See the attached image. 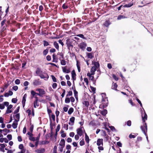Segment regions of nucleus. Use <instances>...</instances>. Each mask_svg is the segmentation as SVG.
I'll list each match as a JSON object with an SVG mask.
<instances>
[{"instance_id": "obj_2", "label": "nucleus", "mask_w": 153, "mask_h": 153, "mask_svg": "<svg viewBox=\"0 0 153 153\" xmlns=\"http://www.w3.org/2000/svg\"><path fill=\"white\" fill-rule=\"evenodd\" d=\"M102 94L104 95V97H105L106 96L105 94V93H103ZM102 107L103 108H105L108 106V101L107 97H105V98H103V95L102 96Z\"/></svg>"}, {"instance_id": "obj_19", "label": "nucleus", "mask_w": 153, "mask_h": 153, "mask_svg": "<svg viewBox=\"0 0 153 153\" xmlns=\"http://www.w3.org/2000/svg\"><path fill=\"white\" fill-rule=\"evenodd\" d=\"M65 141L64 139H62L59 143V145L63 147H64L65 146Z\"/></svg>"}, {"instance_id": "obj_60", "label": "nucleus", "mask_w": 153, "mask_h": 153, "mask_svg": "<svg viewBox=\"0 0 153 153\" xmlns=\"http://www.w3.org/2000/svg\"><path fill=\"white\" fill-rule=\"evenodd\" d=\"M17 98H13L12 100V102L14 103H16L17 101Z\"/></svg>"}, {"instance_id": "obj_26", "label": "nucleus", "mask_w": 153, "mask_h": 153, "mask_svg": "<svg viewBox=\"0 0 153 153\" xmlns=\"http://www.w3.org/2000/svg\"><path fill=\"white\" fill-rule=\"evenodd\" d=\"M111 22L109 21H106L103 23V25L106 27H108L110 25Z\"/></svg>"}, {"instance_id": "obj_13", "label": "nucleus", "mask_w": 153, "mask_h": 153, "mask_svg": "<svg viewBox=\"0 0 153 153\" xmlns=\"http://www.w3.org/2000/svg\"><path fill=\"white\" fill-rule=\"evenodd\" d=\"M41 82L39 81V79H35L33 80V85L34 86L40 85Z\"/></svg>"}, {"instance_id": "obj_62", "label": "nucleus", "mask_w": 153, "mask_h": 153, "mask_svg": "<svg viewBox=\"0 0 153 153\" xmlns=\"http://www.w3.org/2000/svg\"><path fill=\"white\" fill-rule=\"evenodd\" d=\"M19 149H21L22 150H23L24 146L22 144H20L19 145Z\"/></svg>"}, {"instance_id": "obj_21", "label": "nucleus", "mask_w": 153, "mask_h": 153, "mask_svg": "<svg viewBox=\"0 0 153 153\" xmlns=\"http://www.w3.org/2000/svg\"><path fill=\"white\" fill-rule=\"evenodd\" d=\"M62 67V71L63 72L65 73H69L70 72V71L69 69H67L66 68V67Z\"/></svg>"}, {"instance_id": "obj_22", "label": "nucleus", "mask_w": 153, "mask_h": 153, "mask_svg": "<svg viewBox=\"0 0 153 153\" xmlns=\"http://www.w3.org/2000/svg\"><path fill=\"white\" fill-rule=\"evenodd\" d=\"M83 104L85 105L87 108H88V107L89 105V102L87 101H84L82 102Z\"/></svg>"}, {"instance_id": "obj_11", "label": "nucleus", "mask_w": 153, "mask_h": 153, "mask_svg": "<svg viewBox=\"0 0 153 153\" xmlns=\"http://www.w3.org/2000/svg\"><path fill=\"white\" fill-rule=\"evenodd\" d=\"M72 76V79L73 81L75 80L76 79V74L74 70H73L71 72Z\"/></svg>"}, {"instance_id": "obj_53", "label": "nucleus", "mask_w": 153, "mask_h": 153, "mask_svg": "<svg viewBox=\"0 0 153 153\" xmlns=\"http://www.w3.org/2000/svg\"><path fill=\"white\" fill-rule=\"evenodd\" d=\"M7 137L9 140H10L12 139V136L10 134H9L7 135Z\"/></svg>"}, {"instance_id": "obj_20", "label": "nucleus", "mask_w": 153, "mask_h": 153, "mask_svg": "<svg viewBox=\"0 0 153 153\" xmlns=\"http://www.w3.org/2000/svg\"><path fill=\"white\" fill-rule=\"evenodd\" d=\"M117 85L116 83L113 82L111 86V88L113 89L117 90Z\"/></svg>"}, {"instance_id": "obj_49", "label": "nucleus", "mask_w": 153, "mask_h": 153, "mask_svg": "<svg viewBox=\"0 0 153 153\" xmlns=\"http://www.w3.org/2000/svg\"><path fill=\"white\" fill-rule=\"evenodd\" d=\"M74 96H78V92L75 89V87H74Z\"/></svg>"}, {"instance_id": "obj_38", "label": "nucleus", "mask_w": 153, "mask_h": 153, "mask_svg": "<svg viewBox=\"0 0 153 153\" xmlns=\"http://www.w3.org/2000/svg\"><path fill=\"white\" fill-rule=\"evenodd\" d=\"M126 17L123 15H120L118 16L117 19L118 20H120L122 19H124Z\"/></svg>"}, {"instance_id": "obj_54", "label": "nucleus", "mask_w": 153, "mask_h": 153, "mask_svg": "<svg viewBox=\"0 0 153 153\" xmlns=\"http://www.w3.org/2000/svg\"><path fill=\"white\" fill-rule=\"evenodd\" d=\"M15 83L17 85L19 84L20 83V80L18 79H16L15 81Z\"/></svg>"}, {"instance_id": "obj_27", "label": "nucleus", "mask_w": 153, "mask_h": 153, "mask_svg": "<svg viewBox=\"0 0 153 153\" xmlns=\"http://www.w3.org/2000/svg\"><path fill=\"white\" fill-rule=\"evenodd\" d=\"M39 101H34V107L36 108V106L38 107L39 106Z\"/></svg>"}, {"instance_id": "obj_5", "label": "nucleus", "mask_w": 153, "mask_h": 153, "mask_svg": "<svg viewBox=\"0 0 153 153\" xmlns=\"http://www.w3.org/2000/svg\"><path fill=\"white\" fill-rule=\"evenodd\" d=\"M82 128H83V127H81L77 129L76 130L77 134L79 135L80 136H81L83 134Z\"/></svg>"}, {"instance_id": "obj_48", "label": "nucleus", "mask_w": 153, "mask_h": 153, "mask_svg": "<svg viewBox=\"0 0 153 153\" xmlns=\"http://www.w3.org/2000/svg\"><path fill=\"white\" fill-rule=\"evenodd\" d=\"M40 135L41 133L40 132L39 133L37 137H36V140H36V141H39Z\"/></svg>"}, {"instance_id": "obj_17", "label": "nucleus", "mask_w": 153, "mask_h": 153, "mask_svg": "<svg viewBox=\"0 0 153 153\" xmlns=\"http://www.w3.org/2000/svg\"><path fill=\"white\" fill-rule=\"evenodd\" d=\"M45 150L44 148H41L39 149H37L36 152L38 153H43L45 152Z\"/></svg>"}, {"instance_id": "obj_25", "label": "nucleus", "mask_w": 153, "mask_h": 153, "mask_svg": "<svg viewBox=\"0 0 153 153\" xmlns=\"http://www.w3.org/2000/svg\"><path fill=\"white\" fill-rule=\"evenodd\" d=\"M96 68L94 67H92L90 70V72L91 73V74L94 75L95 74V72L96 71Z\"/></svg>"}, {"instance_id": "obj_24", "label": "nucleus", "mask_w": 153, "mask_h": 153, "mask_svg": "<svg viewBox=\"0 0 153 153\" xmlns=\"http://www.w3.org/2000/svg\"><path fill=\"white\" fill-rule=\"evenodd\" d=\"M85 140L87 143L88 144L90 141V139L88 136L87 135L86 133H85Z\"/></svg>"}, {"instance_id": "obj_32", "label": "nucleus", "mask_w": 153, "mask_h": 153, "mask_svg": "<svg viewBox=\"0 0 153 153\" xmlns=\"http://www.w3.org/2000/svg\"><path fill=\"white\" fill-rule=\"evenodd\" d=\"M53 45L56 49L59 50V45L58 43L56 42H54Z\"/></svg>"}, {"instance_id": "obj_1", "label": "nucleus", "mask_w": 153, "mask_h": 153, "mask_svg": "<svg viewBox=\"0 0 153 153\" xmlns=\"http://www.w3.org/2000/svg\"><path fill=\"white\" fill-rule=\"evenodd\" d=\"M144 113H142V120L143 124L142 126H140V128L143 133L146 136L147 135L146 133L147 132V124L145 123V121L147 119V116L144 110Z\"/></svg>"}, {"instance_id": "obj_34", "label": "nucleus", "mask_w": 153, "mask_h": 153, "mask_svg": "<svg viewBox=\"0 0 153 153\" xmlns=\"http://www.w3.org/2000/svg\"><path fill=\"white\" fill-rule=\"evenodd\" d=\"M76 66L77 68V69L79 72L80 71V65H79V62L78 61H76Z\"/></svg>"}, {"instance_id": "obj_44", "label": "nucleus", "mask_w": 153, "mask_h": 153, "mask_svg": "<svg viewBox=\"0 0 153 153\" xmlns=\"http://www.w3.org/2000/svg\"><path fill=\"white\" fill-rule=\"evenodd\" d=\"M112 77L114 79H115L116 81H118L119 79L118 77L117 76L114 74H112Z\"/></svg>"}, {"instance_id": "obj_51", "label": "nucleus", "mask_w": 153, "mask_h": 153, "mask_svg": "<svg viewBox=\"0 0 153 153\" xmlns=\"http://www.w3.org/2000/svg\"><path fill=\"white\" fill-rule=\"evenodd\" d=\"M52 80L53 82H56V77L53 75L51 76Z\"/></svg>"}, {"instance_id": "obj_18", "label": "nucleus", "mask_w": 153, "mask_h": 153, "mask_svg": "<svg viewBox=\"0 0 153 153\" xmlns=\"http://www.w3.org/2000/svg\"><path fill=\"white\" fill-rule=\"evenodd\" d=\"M87 56L88 58L92 59L94 57V54L92 53H87Z\"/></svg>"}, {"instance_id": "obj_46", "label": "nucleus", "mask_w": 153, "mask_h": 153, "mask_svg": "<svg viewBox=\"0 0 153 153\" xmlns=\"http://www.w3.org/2000/svg\"><path fill=\"white\" fill-rule=\"evenodd\" d=\"M73 93L71 91H70L68 92V94L66 95V97L71 96L72 95Z\"/></svg>"}, {"instance_id": "obj_14", "label": "nucleus", "mask_w": 153, "mask_h": 153, "mask_svg": "<svg viewBox=\"0 0 153 153\" xmlns=\"http://www.w3.org/2000/svg\"><path fill=\"white\" fill-rule=\"evenodd\" d=\"M53 59L52 62H55L57 63L58 61V58L56 57V56L55 54H53Z\"/></svg>"}, {"instance_id": "obj_39", "label": "nucleus", "mask_w": 153, "mask_h": 153, "mask_svg": "<svg viewBox=\"0 0 153 153\" xmlns=\"http://www.w3.org/2000/svg\"><path fill=\"white\" fill-rule=\"evenodd\" d=\"M77 36L80 37L83 39H87L86 37L84 36L82 34H79L76 35Z\"/></svg>"}, {"instance_id": "obj_58", "label": "nucleus", "mask_w": 153, "mask_h": 153, "mask_svg": "<svg viewBox=\"0 0 153 153\" xmlns=\"http://www.w3.org/2000/svg\"><path fill=\"white\" fill-rule=\"evenodd\" d=\"M56 51V50L55 48H51L50 50V52L51 53H54Z\"/></svg>"}, {"instance_id": "obj_52", "label": "nucleus", "mask_w": 153, "mask_h": 153, "mask_svg": "<svg viewBox=\"0 0 153 153\" xmlns=\"http://www.w3.org/2000/svg\"><path fill=\"white\" fill-rule=\"evenodd\" d=\"M69 120L71 123H74L75 120V117H71L70 118Z\"/></svg>"}, {"instance_id": "obj_28", "label": "nucleus", "mask_w": 153, "mask_h": 153, "mask_svg": "<svg viewBox=\"0 0 153 153\" xmlns=\"http://www.w3.org/2000/svg\"><path fill=\"white\" fill-rule=\"evenodd\" d=\"M68 3H65L63 4L62 6V8L63 9H66L68 8Z\"/></svg>"}, {"instance_id": "obj_31", "label": "nucleus", "mask_w": 153, "mask_h": 153, "mask_svg": "<svg viewBox=\"0 0 153 153\" xmlns=\"http://www.w3.org/2000/svg\"><path fill=\"white\" fill-rule=\"evenodd\" d=\"M100 113L102 115L105 116L107 113V111L106 109H104L102 111H101Z\"/></svg>"}, {"instance_id": "obj_59", "label": "nucleus", "mask_w": 153, "mask_h": 153, "mask_svg": "<svg viewBox=\"0 0 153 153\" xmlns=\"http://www.w3.org/2000/svg\"><path fill=\"white\" fill-rule=\"evenodd\" d=\"M60 125L59 124H58L56 128V132H58V131H59L60 129Z\"/></svg>"}, {"instance_id": "obj_16", "label": "nucleus", "mask_w": 153, "mask_h": 153, "mask_svg": "<svg viewBox=\"0 0 153 153\" xmlns=\"http://www.w3.org/2000/svg\"><path fill=\"white\" fill-rule=\"evenodd\" d=\"M43 72L41 70V69L39 68H37L36 70V74L39 76L40 74H41Z\"/></svg>"}, {"instance_id": "obj_47", "label": "nucleus", "mask_w": 153, "mask_h": 153, "mask_svg": "<svg viewBox=\"0 0 153 153\" xmlns=\"http://www.w3.org/2000/svg\"><path fill=\"white\" fill-rule=\"evenodd\" d=\"M20 107L19 106L17 107L16 109L14 111V114H16L19 111Z\"/></svg>"}, {"instance_id": "obj_33", "label": "nucleus", "mask_w": 153, "mask_h": 153, "mask_svg": "<svg viewBox=\"0 0 153 153\" xmlns=\"http://www.w3.org/2000/svg\"><path fill=\"white\" fill-rule=\"evenodd\" d=\"M18 122H14L12 125V126L14 128H17L18 125Z\"/></svg>"}, {"instance_id": "obj_40", "label": "nucleus", "mask_w": 153, "mask_h": 153, "mask_svg": "<svg viewBox=\"0 0 153 153\" xmlns=\"http://www.w3.org/2000/svg\"><path fill=\"white\" fill-rule=\"evenodd\" d=\"M60 60L61 64L62 65H65L66 64V61L64 59H61Z\"/></svg>"}, {"instance_id": "obj_36", "label": "nucleus", "mask_w": 153, "mask_h": 153, "mask_svg": "<svg viewBox=\"0 0 153 153\" xmlns=\"http://www.w3.org/2000/svg\"><path fill=\"white\" fill-rule=\"evenodd\" d=\"M48 49L47 48L44 50L43 52V54L44 56H46L48 53Z\"/></svg>"}, {"instance_id": "obj_23", "label": "nucleus", "mask_w": 153, "mask_h": 153, "mask_svg": "<svg viewBox=\"0 0 153 153\" xmlns=\"http://www.w3.org/2000/svg\"><path fill=\"white\" fill-rule=\"evenodd\" d=\"M16 119H15V121L18 122L19 120L20 119V114L19 113L15 115Z\"/></svg>"}, {"instance_id": "obj_3", "label": "nucleus", "mask_w": 153, "mask_h": 153, "mask_svg": "<svg viewBox=\"0 0 153 153\" xmlns=\"http://www.w3.org/2000/svg\"><path fill=\"white\" fill-rule=\"evenodd\" d=\"M39 76L41 78L44 79L45 80H47L49 78V76L48 74L45 72H43L40 74Z\"/></svg>"}, {"instance_id": "obj_57", "label": "nucleus", "mask_w": 153, "mask_h": 153, "mask_svg": "<svg viewBox=\"0 0 153 153\" xmlns=\"http://www.w3.org/2000/svg\"><path fill=\"white\" fill-rule=\"evenodd\" d=\"M12 110L10 109H8L7 108V110L6 111L5 114H7L10 113H11L12 112Z\"/></svg>"}, {"instance_id": "obj_56", "label": "nucleus", "mask_w": 153, "mask_h": 153, "mask_svg": "<svg viewBox=\"0 0 153 153\" xmlns=\"http://www.w3.org/2000/svg\"><path fill=\"white\" fill-rule=\"evenodd\" d=\"M99 146V147H98V149L99 150V152H100V151H102V150H104V148L102 146Z\"/></svg>"}, {"instance_id": "obj_10", "label": "nucleus", "mask_w": 153, "mask_h": 153, "mask_svg": "<svg viewBox=\"0 0 153 153\" xmlns=\"http://www.w3.org/2000/svg\"><path fill=\"white\" fill-rule=\"evenodd\" d=\"M27 97V94H24V95L22 100V106L23 108H24L25 105V102H26V98Z\"/></svg>"}, {"instance_id": "obj_15", "label": "nucleus", "mask_w": 153, "mask_h": 153, "mask_svg": "<svg viewBox=\"0 0 153 153\" xmlns=\"http://www.w3.org/2000/svg\"><path fill=\"white\" fill-rule=\"evenodd\" d=\"M57 55L59 56V58L60 60H61L62 59H64V55L62 52H58L57 53Z\"/></svg>"}, {"instance_id": "obj_45", "label": "nucleus", "mask_w": 153, "mask_h": 153, "mask_svg": "<svg viewBox=\"0 0 153 153\" xmlns=\"http://www.w3.org/2000/svg\"><path fill=\"white\" fill-rule=\"evenodd\" d=\"M90 88L92 91L94 93H95V91L96 90V88H94L92 86H90Z\"/></svg>"}, {"instance_id": "obj_64", "label": "nucleus", "mask_w": 153, "mask_h": 153, "mask_svg": "<svg viewBox=\"0 0 153 153\" xmlns=\"http://www.w3.org/2000/svg\"><path fill=\"white\" fill-rule=\"evenodd\" d=\"M29 139L33 141H34L35 140V139L34 137H33L32 136H30L29 137Z\"/></svg>"}, {"instance_id": "obj_9", "label": "nucleus", "mask_w": 153, "mask_h": 153, "mask_svg": "<svg viewBox=\"0 0 153 153\" xmlns=\"http://www.w3.org/2000/svg\"><path fill=\"white\" fill-rule=\"evenodd\" d=\"M103 140L102 139H97V145L99 146L101 145L102 146H103Z\"/></svg>"}, {"instance_id": "obj_4", "label": "nucleus", "mask_w": 153, "mask_h": 153, "mask_svg": "<svg viewBox=\"0 0 153 153\" xmlns=\"http://www.w3.org/2000/svg\"><path fill=\"white\" fill-rule=\"evenodd\" d=\"M36 91H38L40 95V97H42L43 95L45 94V92L44 89L41 88H38L36 89Z\"/></svg>"}, {"instance_id": "obj_29", "label": "nucleus", "mask_w": 153, "mask_h": 153, "mask_svg": "<svg viewBox=\"0 0 153 153\" xmlns=\"http://www.w3.org/2000/svg\"><path fill=\"white\" fill-rule=\"evenodd\" d=\"M94 67L96 68V69H97L100 66L99 63L98 62H95L94 63Z\"/></svg>"}, {"instance_id": "obj_8", "label": "nucleus", "mask_w": 153, "mask_h": 153, "mask_svg": "<svg viewBox=\"0 0 153 153\" xmlns=\"http://www.w3.org/2000/svg\"><path fill=\"white\" fill-rule=\"evenodd\" d=\"M87 46V44L85 42L81 43L79 46V47L82 50H84Z\"/></svg>"}, {"instance_id": "obj_30", "label": "nucleus", "mask_w": 153, "mask_h": 153, "mask_svg": "<svg viewBox=\"0 0 153 153\" xmlns=\"http://www.w3.org/2000/svg\"><path fill=\"white\" fill-rule=\"evenodd\" d=\"M12 23L13 24H16V27L18 28H20V24L19 23H16V21H12Z\"/></svg>"}, {"instance_id": "obj_12", "label": "nucleus", "mask_w": 153, "mask_h": 153, "mask_svg": "<svg viewBox=\"0 0 153 153\" xmlns=\"http://www.w3.org/2000/svg\"><path fill=\"white\" fill-rule=\"evenodd\" d=\"M135 3V2L133 0L131 2L128 3V4H126L123 6L125 7H129L132 6Z\"/></svg>"}, {"instance_id": "obj_7", "label": "nucleus", "mask_w": 153, "mask_h": 153, "mask_svg": "<svg viewBox=\"0 0 153 153\" xmlns=\"http://www.w3.org/2000/svg\"><path fill=\"white\" fill-rule=\"evenodd\" d=\"M101 131L102 133V135L104 137V138H105L106 141L108 140H109V136L107 135L105 131L103 130H102Z\"/></svg>"}, {"instance_id": "obj_61", "label": "nucleus", "mask_w": 153, "mask_h": 153, "mask_svg": "<svg viewBox=\"0 0 153 153\" xmlns=\"http://www.w3.org/2000/svg\"><path fill=\"white\" fill-rule=\"evenodd\" d=\"M34 126L33 125H31L29 128V130L30 132H32Z\"/></svg>"}, {"instance_id": "obj_6", "label": "nucleus", "mask_w": 153, "mask_h": 153, "mask_svg": "<svg viewBox=\"0 0 153 153\" xmlns=\"http://www.w3.org/2000/svg\"><path fill=\"white\" fill-rule=\"evenodd\" d=\"M66 44L67 45V47L69 49L70 47L73 48V46L72 44V43L70 41L69 39H67L66 40Z\"/></svg>"}, {"instance_id": "obj_41", "label": "nucleus", "mask_w": 153, "mask_h": 153, "mask_svg": "<svg viewBox=\"0 0 153 153\" xmlns=\"http://www.w3.org/2000/svg\"><path fill=\"white\" fill-rule=\"evenodd\" d=\"M43 45L44 46H47L48 45H49V43L45 40H44L43 41Z\"/></svg>"}, {"instance_id": "obj_35", "label": "nucleus", "mask_w": 153, "mask_h": 153, "mask_svg": "<svg viewBox=\"0 0 153 153\" xmlns=\"http://www.w3.org/2000/svg\"><path fill=\"white\" fill-rule=\"evenodd\" d=\"M74 111V108H70L68 111V113L69 114H71Z\"/></svg>"}, {"instance_id": "obj_42", "label": "nucleus", "mask_w": 153, "mask_h": 153, "mask_svg": "<svg viewBox=\"0 0 153 153\" xmlns=\"http://www.w3.org/2000/svg\"><path fill=\"white\" fill-rule=\"evenodd\" d=\"M85 144L84 139H82V140L80 141L79 144L80 146H82Z\"/></svg>"}, {"instance_id": "obj_55", "label": "nucleus", "mask_w": 153, "mask_h": 153, "mask_svg": "<svg viewBox=\"0 0 153 153\" xmlns=\"http://www.w3.org/2000/svg\"><path fill=\"white\" fill-rule=\"evenodd\" d=\"M57 146H54L53 148V153H57Z\"/></svg>"}, {"instance_id": "obj_63", "label": "nucleus", "mask_w": 153, "mask_h": 153, "mask_svg": "<svg viewBox=\"0 0 153 153\" xmlns=\"http://www.w3.org/2000/svg\"><path fill=\"white\" fill-rule=\"evenodd\" d=\"M63 127L65 128L66 130H67L68 129V125L67 124H65L64 125Z\"/></svg>"}, {"instance_id": "obj_50", "label": "nucleus", "mask_w": 153, "mask_h": 153, "mask_svg": "<svg viewBox=\"0 0 153 153\" xmlns=\"http://www.w3.org/2000/svg\"><path fill=\"white\" fill-rule=\"evenodd\" d=\"M3 131L6 132V134H4V135H6L7 133L10 132V130L9 129H7V128H4L3 130Z\"/></svg>"}, {"instance_id": "obj_43", "label": "nucleus", "mask_w": 153, "mask_h": 153, "mask_svg": "<svg viewBox=\"0 0 153 153\" xmlns=\"http://www.w3.org/2000/svg\"><path fill=\"white\" fill-rule=\"evenodd\" d=\"M70 99L69 98L66 97L65 100V103H68L70 102Z\"/></svg>"}, {"instance_id": "obj_37", "label": "nucleus", "mask_w": 153, "mask_h": 153, "mask_svg": "<svg viewBox=\"0 0 153 153\" xmlns=\"http://www.w3.org/2000/svg\"><path fill=\"white\" fill-rule=\"evenodd\" d=\"M31 94L32 95L31 97L32 98H33V97H35V96L36 94V92L32 90L31 91Z\"/></svg>"}]
</instances>
